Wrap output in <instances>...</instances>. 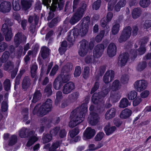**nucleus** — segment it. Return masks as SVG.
<instances>
[{
  "mask_svg": "<svg viewBox=\"0 0 151 151\" xmlns=\"http://www.w3.org/2000/svg\"><path fill=\"white\" fill-rule=\"evenodd\" d=\"M87 109L86 104H83L81 106L78 107L71 113V119L69 126L71 128L74 127L82 122L84 120L85 114Z\"/></svg>",
  "mask_w": 151,
  "mask_h": 151,
  "instance_id": "obj_1",
  "label": "nucleus"
},
{
  "mask_svg": "<svg viewBox=\"0 0 151 151\" xmlns=\"http://www.w3.org/2000/svg\"><path fill=\"white\" fill-rule=\"evenodd\" d=\"M52 107V101L48 99L42 106H40V104L36 105L32 110V113L39 116H42L50 111Z\"/></svg>",
  "mask_w": 151,
  "mask_h": 151,
  "instance_id": "obj_2",
  "label": "nucleus"
},
{
  "mask_svg": "<svg viewBox=\"0 0 151 151\" xmlns=\"http://www.w3.org/2000/svg\"><path fill=\"white\" fill-rule=\"evenodd\" d=\"M139 29L137 25L134 26L132 28L129 26L125 27L121 33L118 39V41L120 43H122L126 41L129 38L131 34V31L132 35H136L138 32Z\"/></svg>",
  "mask_w": 151,
  "mask_h": 151,
  "instance_id": "obj_3",
  "label": "nucleus"
},
{
  "mask_svg": "<svg viewBox=\"0 0 151 151\" xmlns=\"http://www.w3.org/2000/svg\"><path fill=\"white\" fill-rule=\"evenodd\" d=\"M4 23L2 26L1 31L3 34L4 35L6 41H10L12 36V34L11 27H9L12 26L13 22L8 18H5L4 19Z\"/></svg>",
  "mask_w": 151,
  "mask_h": 151,
  "instance_id": "obj_4",
  "label": "nucleus"
},
{
  "mask_svg": "<svg viewBox=\"0 0 151 151\" xmlns=\"http://www.w3.org/2000/svg\"><path fill=\"white\" fill-rule=\"evenodd\" d=\"M80 5L81 6L77 9L70 20L69 22L71 24H74L78 22L83 15L87 5L83 2L81 3Z\"/></svg>",
  "mask_w": 151,
  "mask_h": 151,
  "instance_id": "obj_5",
  "label": "nucleus"
},
{
  "mask_svg": "<svg viewBox=\"0 0 151 151\" xmlns=\"http://www.w3.org/2000/svg\"><path fill=\"white\" fill-rule=\"evenodd\" d=\"M51 2V0H42V3L43 4L47 6V8L48 7H50V11L49 13V16L47 17V19L48 20H51L54 17V12L56 9V5L50 6L49 3Z\"/></svg>",
  "mask_w": 151,
  "mask_h": 151,
  "instance_id": "obj_6",
  "label": "nucleus"
},
{
  "mask_svg": "<svg viewBox=\"0 0 151 151\" xmlns=\"http://www.w3.org/2000/svg\"><path fill=\"white\" fill-rule=\"evenodd\" d=\"M105 49L104 45L99 44L94 47L93 51V56L95 58L100 57L103 54Z\"/></svg>",
  "mask_w": 151,
  "mask_h": 151,
  "instance_id": "obj_7",
  "label": "nucleus"
},
{
  "mask_svg": "<svg viewBox=\"0 0 151 151\" xmlns=\"http://www.w3.org/2000/svg\"><path fill=\"white\" fill-rule=\"evenodd\" d=\"M26 37L20 33L18 32L14 36V42L17 47L20 44H23L26 42Z\"/></svg>",
  "mask_w": 151,
  "mask_h": 151,
  "instance_id": "obj_8",
  "label": "nucleus"
},
{
  "mask_svg": "<svg viewBox=\"0 0 151 151\" xmlns=\"http://www.w3.org/2000/svg\"><path fill=\"white\" fill-rule=\"evenodd\" d=\"M147 86V82L145 80H142L136 81L134 84V87L138 91H141L145 89Z\"/></svg>",
  "mask_w": 151,
  "mask_h": 151,
  "instance_id": "obj_9",
  "label": "nucleus"
},
{
  "mask_svg": "<svg viewBox=\"0 0 151 151\" xmlns=\"http://www.w3.org/2000/svg\"><path fill=\"white\" fill-rule=\"evenodd\" d=\"M75 88L74 83L73 82H70L64 85L62 91L63 94H67L70 93Z\"/></svg>",
  "mask_w": 151,
  "mask_h": 151,
  "instance_id": "obj_10",
  "label": "nucleus"
},
{
  "mask_svg": "<svg viewBox=\"0 0 151 151\" xmlns=\"http://www.w3.org/2000/svg\"><path fill=\"white\" fill-rule=\"evenodd\" d=\"M129 55L128 53L125 52L121 54L118 58V64L121 66L125 65L129 59Z\"/></svg>",
  "mask_w": 151,
  "mask_h": 151,
  "instance_id": "obj_11",
  "label": "nucleus"
},
{
  "mask_svg": "<svg viewBox=\"0 0 151 151\" xmlns=\"http://www.w3.org/2000/svg\"><path fill=\"white\" fill-rule=\"evenodd\" d=\"M89 123L93 126L95 125L99 122V118L96 113H90L88 118Z\"/></svg>",
  "mask_w": 151,
  "mask_h": 151,
  "instance_id": "obj_12",
  "label": "nucleus"
},
{
  "mask_svg": "<svg viewBox=\"0 0 151 151\" xmlns=\"http://www.w3.org/2000/svg\"><path fill=\"white\" fill-rule=\"evenodd\" d=\"M114 76V72L112 70L106 71L103 77L104 82L108 83L113 80Z\"/></svg>",
  "mask_w": 151,
  "mask_h": 151,
  "instance_id": "obj_13",
  "label": "nucleus"
},
{
  "mask_svg": "<svg viewBox=\"0 0 151 151\" xmlns=\"http://www.w3.org/2000/svg\"><path fill=\"white\" fill-rule=\"evenodd\" d=\"M11 6L10 2L5 1L0 4V11L4 13H8L11 9Z\"/></svg>",
  "mask_w": 151,
  "mask_h": 151,
  "instance_id": "obj_14",
  "label": "nucleus"
},
{
  "mask_svg": "<svg viewBox=\"0 0 151 151\" xmlns=\"http://www.w3.org/2000/svg\"><path fill=\"white\" fill-rule=\"evenodd\" d=\"M116 46L114 43H111L107 48V53L109 57H113L116 55Z\"/></svg>",
  "mask_w": 151,
  "mask_h": 151,
  "instance_id": "obj_15",
  "label": "nucleus"
},
{
  "mask_svg": "<svg viewBox=\"0 0 151 151\" xmlns=\"http://www.w3.org/2000/svg\"><path fill=\"white\" fill-rule=\"evenodd\" d=\"M95 133V131L94 129H92L91 127H88L84 132V138L87 139H90L94 136Z\"/></svg>",
  "mask_w": 151,
  "mask_h": 151,
  "instance_id": "obj_16",
  "label": "nucleus"
},
{
  "mask_svg": "<svg viewBox=\"0 0 151 151\" xmlns=\"http://www.w3.org/2000/svg\"><path fill=\"white\" fill-rule=\"evenodd\" d=\"M78 31L77 29H73L71 31V32H69L68 35L67 39L70 42H72L74 41L75 39L78 36Z\"/></svg>",
  "mask_w": 151,
  "mask_h": 151,
  "instance_id": "obj_17",
  "label": "nucleus"
},
{
  "mask_svg": "<svg viewBox=\"0 0 151 151\" xmlns=\"http://www.w3.org/2000/svg\"><path fill=\"white\" fill-rule=\"evenodd\" d=\"M104 99L103 96L99 92L96 93L93 95L92 100L94 104H96L101 102Z\"/></svg>",
  "mask_w": 151,
  "mask_h": 151,
  "instance_id": "obj_18",
  "label": "nucleus"
},
{
  "mask_svg": "<svg viewBox=\"0 0 151 151\" xmlns=\"http://www.w3.org/2000/svg\"><path fill=\"white\" fill-rule=\"evenodd\" d=\"M31 80L28 76H26L24 78L22 83V88L26 91L29 88L31 85Z\"/></svg>",
  "mask_w": 151,
  "mask_h": 151,
  "instance_id": "obj_19",
  "label": "nucleus"
},
{
  "mask_svg": "<svg viewBox=\"0 0 151 151\" xmlns=\"http://www.w3.org/2000/svg\"><path fill=\"white\" fill-rule=\"evenodd\" d=\"M116 113V110L114 108H111L108 110L105 114V118L109 120L114 117Z\"/></svg>",
  "mask_w": 151,
  "mask_h": 151,
  "instance_id": "obj_20",
  "label": "nucleus"
},
{
  "mask_svg": "<svg viewBox=\"0 0 151 151\" xmlns=\"http://www.w3.org/2000/svg\"><path fill=\"white\" fill-rule=\"evenodd\" d=\"M50 53V50L46 46L42 47L41 49L40 54L43 59L47 58Z\"/></svg>",
  "mask_w": 151,
  "mask_h": 151,
  "instance_id": "obj_21",
  "label": "nucleus"
},
{
  "mask_svg": "<svg viewBox=\"0 0 151 151\" xmlns=\"http://www.w3.org/2000/svg\"><path fill=\"white\" fill-rule=\"evenodd\" d=\"M115 126L111 127V124L108 122L104 128V131L107 135H109L112 133L116 129Z\"/></svg>",
  "mask_w": 151,
  "mask_h": 151,
  "instance_id": "obj_22",
  "label": "nucleus"
},
{
  "mask_svg": "<svg viewBox=\"0 0 151 151\" xmlns=\"http://www.w3.org/2000/svg\"><path fill=\"white\" fill-rule=\"evenodd\" d=\"M73 65L70 63H68L62 68L61 70V73H70L72 70Z\"/></svg>",
  "mask_w": 151,
  "mask_h": 151,
  "instance_id": "obj_23",
  "label": "nucleus"
},
{
  "mask_svg": "<svg viewBox=\"0 0 151 151\" xmlns=\"http://www.w3.org/2000/svg\"><path fill=\"white\" fill-rule=\"evenodd\" d=\"M64 0H52L51 5L54 6L56 5V9H58L60 10L62 9L63 6Z\"/></svg>",
  "mask_w": 151,
  "mask_h": 151,
  "instance_id": "obj_24",
  "label": "nucleus"
},
{
  "mask_svg": "<svg viewBox=\"0 0 151 151\" xmlns=\"http://www.w3.org/2000/svg\"><path fill=\"white\" fill-rule=\"evenodd\" d=\"M32 1L31 0H22L21 4L22 9L24 10L29 9L31 6Z\"/></svg>",
  "mask_w": 151,
  "mask_h": 151,
  "instance_id": "obj_25",
  "label": "nucleus"
},
{
  "mask_svg": "<svg viewBox=\"0 0 151 151\" xmlns=\"http://www.w3.org/2000/svg\"><path fill=\"white\" fill-rule=\"evenodd\" d=\"M88 28L87 27H85L82 26L79 29L75 27L74 29H77L78 31V36L80 35L81 37H83L85 36L87 33Z\"/></svg>",
  "mask_w": 151,
  "mask_h": 151,
  "instance_id": "obj_26",
  "label": "nucleus"
},
{
  "mask_svg": "<svg viewBox=\"0 0 151 151\" xmlns=\"http://www.w3.org/2000/svg\"><path fill=\"white\" fill-rule=\"evenodd\" d=\"M132 111L128 109L123 110L120 114V117L122 119H126L130 116L132 114Z\"/></svg>",
  "mask_w": 151,
  "mask_h": 151,
  "instance_id": "obj_27",
  "label": "nucleus"
},
{
  "mask_svg": "<svg viewBox=\"0 0 151 151\" xmlns=\"http://www.w3.org/2000/svg\"><path fill=\"white\" fill-rule=\"evenodd\" d=\"M63 82L60 77H58L55 79L53 83V87L56 90L60 89L62 86Z\"/></svg>",
  "mask_w": 151,
  "mask_h": 151,
  "instance_id": "obj_28",
  "label": "nucleus"
},
{
  "mask_svg": "<svg viewBox=\"0 0 151 151\" xmlns=\"http://www.w3.org/2000/svg\"><path fill=\"white\" fill-rule=\"evenodd\" d=\"M31 76L32 78H35L37 76V66L36 63H34L30 67Z\"/></svg>",
  "mask_w": 151,
  "mask_h": 151,
  "instance_id": "obj_29",
  "label": "nucleus"
},
{
  "mask_svg": "<svg viewBox=\"0 0 151 151\" xmlns=\"http://www.w3.org/2000/svg\"><path fill=\"white\" fill-rule=\"evenodd\" d=\"M80 96L79 93L78 91H75L69 94L68 99L71 102H74L79 98Z\"/></svg>",
  "mask_w": 151,
  "mask_h": 151,
  "instance_id": "obj_30",
  "label": "nucleus"
},
{
  "mask_svg": "<svg viewBox=\"0 0 151 151\" xmlns=\"http://www.w3.org/2000/svg\"><path fill=\"white\" fill-rule=\"evenodd\" d=\"M120 95L117 92L111 91L110 93V99L114 102H116L120 98Z\"/></svg>",
  "mask_w": 151,
  "mask_h": 151,
  "instance_id": "obj_31",
  "label": "nucleus"
},
{
  "mask_svg": "<svg viewBox=\"0 0 151 151\" xmlns=\"http://www.w3.org/2000/svg\"><path fill=\"white\" fill-rule=\"evenodd\" d=\"M144 40L145 41L144 42H143V41H142L141 45L140 47L138 49L139 54V55H142L144 54L146 51L145 48L142 45L143 44L147 43L148 41V39L147 38H144Z\"/></svg>",
  "mask_w": 151,
  "mask_h": 151,
  "instance_id": "obj_32",
  "label": "nucleus"
},
{
  "mask_svg": "<svg viewBox=\"0 0 151 151\" xmlns=\"http://www.w3.org/2000/svg\"><path fill=\"white\" fill-rule=\"evenodd\" d=\"M41 96L42 94L39 91H36L33 94L32 101L34 103L37 102L41 99Z\"/></svg>",
  "mask_w": 151,
  "mask_h": 151,
  "instance_id": "obj_33",
  "label": "nucleus"
},
{
  "mask_svg": "<svg viewBox=\"0 0 151 151\" xmlns=\"http://www.w3.org/2000/svg\"><path fill=\"white\" fill-rule=\"evenodd\" d=\"M61 80L63 83H66L69 81L70 78V73H62Z\"/></svg>",
  "mask_w": 151,
  "mask_h": 151,
  "instance_id": "obj_34",
  "label": "nucleus"
},
{
  "mask_svg": "<svg viewBox=\"0 0 151 151\" xmlns=\"http://www.w3.org/2000/svg\"><path fill=\"white\" fill-rule=\"evenodd\" d=\"M61 143L57 141L53 143L49 149V151H57V149L60 146Z\"/></svg>",
  "mask_w": 151,
  "mask_h": 151,
  "instance_id": "obj_35",
  "label": "nucleus"
},
{
  "mask_svg": "<svg viewBox=\"0 0 151 151\" xmlns=\"http://www.w3.org/2000/svg\"><path fill=\"white\" fill-rule=\"evenodd\" d=\"M39 17L35 14L33 16H30L28 19V22L30 23H32L34 20L35 24L37 25L39 20Z\"/></svg>",
  "mask_w": 151,
  "mask_h": 151,
  "instance_id": "obj_36",
  "label": "nucleus"
},
{
  "mask_svg": "<svg viewBox=\"0 0 151 151\" xmlns=\"http://www.w3.org/2000/svg\"><path fill=\"white\" fill-rule=\"evenodd\" d=\"M142 11L140 9L136 8L134 9L132 12V16L134 19H136L141 14Z\"/></svg>",
  "mask_w": 151,
  "mask_h": 151,
  "instance_id": "obj_37",
  "label": "nucleus"
},
{
  "mask_svg": "<svg viewBox=\"0 0 151 151\" xmlns=\"http://www.w3.org/2000/svg\"><path fill=\"white\" fill-rule=\"evenodd\" d=\"M130 105L128 99L126 98L122 99L120 102L119 107L121 108H124Z\"/></svg>",
  "mask_w": 151,
  "mask_h": 151,
  "instance_id": "obj_38",
  "label": "nucleus"
},
{
  "mask_svg": "<svg viewBox=\"0 0 151 151\" xmlns=\"http://www.w3.org/2000/svg\"><path fill=\"white\" fill-rule=\"evenodd\" d=\"M52 139V136L50 134H44L42 138V142L44 144L48 142L51 140Z\"/></svg>",
  "mask_w": 151,
  "mask_h": 151,
  "instance_id": "obj_39",
  "label": "nucleus"
},
{
  "mask_svg": "<svg viewBox=\"0 0 151 151\" xmlns=\"http://www.w3.org/2000/svg\"><path fill=\"white\" fill-rule=\"evenodd\" d=\"M44 92L47 96L52 95V85L51 84H48L45 88L44 90Z\"/></svg>",
  "mask_w": 151,
  "mask_h": 151,
  "instance_id": "obj_40",
  "label": "nucleus"
},
{
  "mask_svg": "<svg viewBox=\"0 0 151 151\" xmlns=\"http://www.w3.org/2000/svg\"><path fill=\"white\" fill-rule=\"evenodd\" d=\"M147 66V63L145 61H142L139 63L136 68L137 70L141 71L145 69Z\"/></svg>",
  "mask_w": 151,
  "mask_h": 151,
  "instance_id": "obj_41",
  "label": "nucleus"
},
{
  "mask_svg": "<svg viewBox=\"0 0 151 151\" xmlns=\"http://www.w3.org/2000/svg\"><path fill=\"white\" fill-rule=\"evenodd\" d=\"M90 17L87 16L84 17L81 21L82 26L88 28V25L90 22Z\"/></svg>",
  "mask_w": 151,
  "mask_h": 151,
  "instance_id": "obj_42",
  "label": "nucleus"
},
{
  "mask_svg": "<svg viewBox=\"0 0 151 151\" xmlns=\"http://www.w3.org/2000/svg\"><path fill=\"white\" fill-rule=\"evenodd\" d=\"M56 98L55 100V104L57 105L63 98L62 92L60 91H58L56 93Z\"/></svg>",
  "mask_w": 151,
  "mask_h": 151,
  "instance_id": "obj_43",
  "label": "nucleus"
},
{
  "mask_svg": "<svg viewBox=\"0 0 151 151\" xmlns=\"http://www.w3.org/2000/svg\"><path fill=\"white\" fill-rule=\"evenodd\" d=\"M14 67L13 63L10 61H9L4 64V69L5 70H11Z\"/></svg>",
  "mask_w": 151,
  "mask_h": 151,
  "instance_id": "obj_44",
  "label": "nucleus"
},
{
  "mask_svg": "<svg viewBox=\"0 0 151 151\" xmlns=\"http://www.w3.org/2000/svg\"><path fill=\"white\" fill-rule=\"evenodd\" d=\"M29 132V130L27 128H22L19 131V135L21 138H25L27 137V133Z\"/></svg>",
  "mask_w": 151,
  "mask_h": 151,
  "instance_id": "obj_45",
  "label": "nucleus"
},
{
  "mask_svg": "<svg viewBox=\"0 0 151 151\" xmlns=\"http://www.w3.org/2000/svg\"><path fill=\"white\" fill-rule=\"evenodd\" d=\"M33 54V51L32 50H29L27 53V54L26 55L24 58V63L25 65H27L29 61L31 55Z\"/></svg>",
  "mask_w": 151,
  "mask_h": 151,
  "instance_id": "obj_46",
  "label": "nucleus"
},
{
  "mask_svg": "<svg viewBox=\"0 0 151 151\" xmlns=\"http://www.w3.org/2000/svg\"><path fill=\"white\" fill-rule=\"evenodd\" d=\"M3 85L4 88L6 91H8L10 90L11 87V82L9 79H6L4 82Z\"/></svg>",
  "mask_w": 151,
  "mask_h": 151,
  "instance_id": "obj_47",
  "label": "nucleus"
},
{
  "mask_svg": "<svg viewBox=\"0 0 151 151\" xmlns=\"http://www.w3.org/2000/svg\"><path fill=\"white\" fill-rule=\"evenodd\" d=\"M150 4V0H140L139 2V5L143 8L148 7Z\"/></svg>",
  "mask_w": 151,
  "mask_h": 151,
  "instance_id": "obj_48",
  "label": "nucleus"
},
{
  "mask_svg": "<svg viewBox=\"0 0 151 151\" xmlns=\"http://www.w3.org/2000/svg\"><path fill=\"white\" fill-rule=\"evenodd\" d=\"M105 34L104 31L103 30L100 32L99 34L97 35L95 38V40L97 42L101 41Z\"/></svg>",
  "mask_w": 151,
  "mask_h": 151,
  "instance_id": "obj_49",
  "label": "nucleus"
},
{
  "mask_svg": "<svg viewBox=\"0 0 151 151\" xmlns=\"http://www.w3.org/2000/svg\"><path fill=\"white\" fill-rule=\"evenodd\" d=\"M120 24L119 23H116L113 26L111 30L112 34L115 35L117 34L119 30Z\"/></svg>",
  "mask_w": 151,
  "mask_h": 151,
  "instance_id": "obj_50",
  "label": "nucleus"
},
{
  "mask_svg": "<svg viewBox=\"0 0 151 151\" xmlns=\"http://www.w3.org/2000/svg\"><path fill=\"white\" fill-rule=\"evenodd\" d=\"M119 82L117 80H115L113 83L112 86V91H116L118 90L119 86Z\"/></svg>",
  "mask_w": 151,
  "mask_h": 151,
  "instance_id": "obj_51",
  "label": "nucleus"
},
{
  "mask_svg": "<svg viewBox=\"0 0 151 151\" xmlns=\"http://www.w3.org/2000/svg\"><path fill=\"white\" fill-rule=\"evenodd\" d=\"M37 135L35 134V132L34 131L29 130L28 132L27 133V137L29 138V139H38L36 137Z\"/></svg>",
  "mask_w": 151,
  "mask_h": 151,
  "instance_id": "obj_52",
  "label": "nucleus"
},
{
  "mask_svg": "<svg viewBox=\"0 0 151 151\" xmlns=\"http://www.w3.org/2000/svg\"><path fill=\"white\" fill-rule=\"evenodd\" d=\"M9 53L8 51H5L3 53L1 58V60L4 63L7 61L9 56Z\"/></svg>",
  "mask_w": 151,
  "mask_h": 151,
  "instance_id": "obj_53",
  "label": "nucleus"
},
{
  "mask_svg": "<svg viewBox=\"0 0 151 151\" xmlns=\"http://www.w3.org/2000/svg\"><path fill=\"white\" fill-rule=\"evenodd\" d=\"M117 1V0H110L108 3V10L109 11L113 10L114 6Z\"/></svg>",
  "mask_w": 151,
  "mask_h": 151,
  "instance_id": "obj_54",
  "label": "nucleus"
},
{
  "mask_svg": "<svg viewBox=\"0 0 151 151\" xmlns=\"http://www.w3.org/2000/svg\"><path fill=\"white\" fill-rule=\"evenodd\" d=\"M60 127H56L54 128L50 131V134L52 136H55L58 134L60 130Z\"/></svg>",
  "mask_w": 151,
  "mask_h": 151,
  "instance_id": "obj_55",
  "label": "nucleus"
},
{
  "mask_svg": "<svg viewBox=\"0 0 151 151\" xmlns=\"http://www.w3.org/2000/svg\"><path fill=\"white\" fill-rule=\"evenodd\" d=\"M17 139V137L16 135H12L10 138L9 145L10 146L14 145L16 143Z\"/></svg>",
  "mask_w": 151,
  "mask_h": 151,
  "instance_id": "obj_56",
  "label": "nucleus"
},
{
  "mask_svg": "<svg viewBox=\"0 0 151 151\" xmlns=\"http://www.w3.org/2000/svg\"><path fill=\"white\" fill-rule=\"evenodd\" d=\"M59 17H57L53 19L52 21L48 23V26L50 28H52L55 26L58 22Z\"/></svg>",
  "mask_w": 151,
  "mask_h": 151,
  "instance_id": "obj_57",
  "label": "nucleus"
},
{
  "mask_svg": "<svg viewBox=\"0 0 151 151\" xmlns=\"http://www.w3.org/2000/svg\"><path fill=\"white\" fill-rule=\"evenodd\" d=\"M22 113L23 116V121H25L28 119V108L23 109Z\"/></svg>",
  "mask_w": 151,
  "mask_h": 151,
  "instance_id": "obj_58",
  "label": "nucleus"
},
{
  "mask_svg": "<svg viewBox=\"0 0 151 151\" xmlns=\"http://www.w3.org/2000/svg\"><path fill=\"white\" fill-rule=\"evenodd\" d=\"M88 52V48H80L78 53L80 56L83 57L87 54Z\"/></svg>",
  "mask_w": 151,
  "mask_h": 151,
  "instance_id": "obj_59",
  "label": "nucleus"
},
{
  "mask_svg": "<svg viewBox=\"0 0 151 151\" xmlns=\"http://www.w3.org/2000/svg\"><path fill=\"white\" fill-rule=\"evenodd\" d=\"M101 3V0H97L95 1L92 5V8L93 9L97 10L100 7Z\"/></svg>",
  "mask_w": 151,
  "mask_h": 151,
  "instance_id": "obj_60",
  "label": "nucleus"
},
{
  "mask_svg": "<svg viewBox=\"0 0 151 151\" xmlns=\"http://www.w3.org/2000/svg\"><path fill=\"white\" fill-rule=\"evenodd\" d=\"M89 68L88 66L85 67L84 68L83 71V77L84 78L86 79L89 75Z\"/></svg>",
  "mask_w": 151,
  "mask_h": 151,
  "instance_id": "obj_61",
  "label": "nucleus"
},
{
  "mask_svg": "<svg viewBox=\"0 0 151 151\" xmlns=\"http://www.w3.org/2000/svg\"><path fill=\"white\" fill-rule=\"evenodd\" d=\"M137 96V93L134 91H131L128 95L127 97L129 100H132Z\"/></svg>",
  "mask_w": 151,
  "mask_h": 151,
  "instance_id": "obj_62",
  "label": "nucleus"
},
{
  "mask_svg": "<svg viewBox=\"0 0 151 151\" xmlns=\"http://www.w3.org/2000/svg\"><path fill=\"white\" fill-rule=\"evenodd\" d=\"M79 132L78 129L77 127L75 128L69 132L70 136L71 137H73L77 135Z\"/></svg>",
  "mask_w": 151,
  "mask_h": 151,
  "instance_id": "obj_63",
  "label": "nucleus"
},
{
  "mask_svg": "<svg viewBox=\"0 0 151 151\" xmlns=\"http://www.w3.org/2000/svg\"><path fill=\"white\" fill-rule=\"evenodd\" d=\"M104 89V88H103ZM110 88L109 86V87H106V88L104 89H103V91L99 92V93L103 96V98L106 96L108 93L110 91Z\"/></svg>",
  "mask_w": 151,
  "mask_h": 151,
  "instance_id": "obj_64",
  "label": "nucleus"
}]
</instances>
